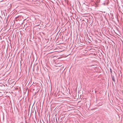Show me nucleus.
<instances>
[{
    "label": "nucleus",
    "mask_w": 123,
    "mask_h": 123,
    "mask_svg": "<svg viewBox=\"0 0 123 123\" xmlns=\"http://www.w3.org/2000/svg\"><path fill=\"white\" fill-rule=\"evenodd\" d=\"M111 78L112 80L114 82H115V80L114 79V77L113 75H111Z\"/></svg>",
    "instance_id": "nucleus-1"
},
{
    "label": "nucleus",
    "mask_w": 123,
    "mask_h": 123,
    "mask_svg": "<svg viewBox=\"0 0 123 123\" xmlns=\"http://www.w3.org/2000/svg\"><path fill=\"white\" fill-rule=\"evenodd\" d=\"M34 85L33 84H32V85H31V88H33V87L34 86Z\"/></svg>",
    "instance_id": "nucleus-2"
},
{
    "label": "nucleus",
    "mask_w": 123,
    "mask_h": 123,
    "mask_svg": "<svg viewBox=\"0 0 123 123\" xmlns=\"http://www.w3.org/2000/svg\"><path fill=\"white\" fill-rule=\"evenodd\" d=\"M30 37H31V36H30V38H29V37H28V38H27V41H28V39H29V40H30Z\"/></svg>",
    "instance_id": "nucleus-3"
},
{
    "label": "nucleus",
    "mask_w": 123,
    "mask_h": 123,
    "mask_svg": "<svg viewBox=\"0 0 123 123\" xmlns=\"http://www.w3.org/2000/svg\"><path fill=\"white\" fill-rule=\"evenodd\" d=\"M30 105H29V109H28V111H29V112H30Z\"/></svg>",
    "instance_id": "nucleus-4"
},
{
    "label": "nucleus",
    "mask_w": 123,
    "mask_h": 123,
    "mask_svg": "<svg viewBox=\"0 0 123 123\" xmlns=\"http://www.w3.org/2000/svg\"><path fill=\"white\" fill-rule=\"evenodd\" d=\"M110 72L111 74L112 72V70L111 68H110Z\"/></svg>",
    "instance_id": "nucleus-5"
},
{
    "label": "nucleus",
    "mask_w": 123,
    "mask_h": 123,
    "mask_svg": "<svg viewBox=\"0 0 123 123\" xmlns=\"http://www.w3.org/2000/svg\"><path fill=\"white\" fill-rule=\"evenodd\" d=\"M32 90L33 91H34V90H35V89L34 88H31V90H32Z\"/></svg>",
    "instance_id": "nucleus-6"
},
{
    "label": "nucleus",
    "mask_w": 123,
    "mask_h": 123,
    "mask_svg": "<svg viewBox=\"0 0 123 123\" xmlns=\"http://www.w3.org/2000/svg\"><path fill=\"white\" fill-rule=\"evenodd\" d=\"M29 90H30V91H31V88H30L29 89Z\"/></svg>",
    "instance_id": "nucleus-7"
},
{
    "label": "nucleus",
    "mask_w": 123,
    "mask_h": 123,
    "mask_svg": "<svg viewBox=\"0 0 123 123\" xmlns=\"http://www.w3.org/2000/svg\"><path fill=\"white\" fill-rule=\"evenodd\" d=\"M34 94H35L36 93V92H34Z\"/></svg>",
    "instance_id": "nucleus-8"
},
{
    "label": "nucleus",
    "mask_w": 123,
    "mask_h": 123,
    "mask_svg": "<svg viewBox=\"0 0 123 123\" xmlns=\"http://www.w3.org/2000/svg\"><path fill=\"white\" fill-rule=\"evenodd\" d=\"M29 71H30V70H29Z\"/></svg>",
    "instance_id": "nucleus-9"
},
{
    "label": "nucleus",
    "mask_w": 123,
    "mask_h": 123,
    "mask_svg": "<svg viewBox=\"0 0 123 123\" xmlns=\"http://www.w3.org/2000/svg\"><path fill=\"white\" fill-rule=\"evenodd\" d=\"M31 114H30V116H31Z\"/></svg>",
    "instance_id": "nucleus-10"
}]
</instances>
